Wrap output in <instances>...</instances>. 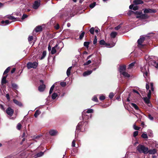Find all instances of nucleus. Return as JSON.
Wrapping results in <instances>:
<instances>
[{"mask_svg": "<svg viewBox=\"0 0 158 158\" xmlns=\"http://www.w3.org/2000/svg\"><path fill=\"white\" fill-rule=\"evenodd\" d=\"M96 4V2H94L89 5V7L91 8H93L95 6Z\"/></svg>", "mask_w": 158, "mask_h": 158, "instance_id": "39", "label": "nucleus"}, {"mask_svg": "<svg viewBox=\"0 0 158 158\" xmlns=\"http://www.w3.org/2000/svg\"><path fill=\"white\" fill-rule=\"evenodd\" d=\"M49 134L51 136H54L57 133V131L55 130H52L49 131Z\"/></svg>", "mask_w": 158, "mask_h": 158, "instance_id": "17", "label": "nucleus"}, {"mask_svg": "<svg viewBox=\"0 0 158 158\" xmlns=\"http://www.w3.org/2000/svg\"><path fill=\"white\" fill-rule=\"evenodd\" d=\"M54 87H55V86H54V85H53L51 87L50 90H49V94H51L52 93L53 90L54 89Z\"/></svg>", "mask_w": 158, "mask_h": 158, "instance_id": "38", "label": "nucleus"}, {"mask_svg": "<svg viewBox=\"0 0 158 158\" xmlns=\"http://www.w3.org/2000/svg\"><path fill=\"white\" fill-rule=\"evenodd\" d=\"M121 27V25L120 24L118 26H116L115 28V30H118Z\"/></svg>", "mask_w": 158, "mask_h": 158, "instance_id": "57", "label": "nucleus"}, {"mask_svg": "<svg viewBox=\"0 0 158 158\" xmlns=\"http://www.w3.org/2000/svg\"><path fill=\"white\" fill-rule=\"evenodd\" d=\"M85 33L83 31L82 32L81 34L79 36V39L80 40H82L83 38Z\"/></svg>", "mask_w": 158, "mask_h": 158, "instance_id": "36", "label": "nucleus"}, {"mask_svg": "<svg viewBox=\"0 0 158 158\" xmlns=\"http://www.w3.org/2000/svg\"><path fill=\"white\" fill-rule=\"evenodd\" d=\"M136 148L137 150L140 153H143L144 154L148 153V148L145 147L143 145L139 144Z\"/></svg>", "mask_w": 158, "mask_h": 158, "instance_id": "3", "label": "nucleus"}, {"mask_svg": "<svg viewBox=\"0 0 158 158\" xmlns=\"http://www.w3.org/2000/svg\"><path fill=\"white\" fill-rule=\"evenodd\" d=\"M82 117L83 118V120L84 121V118H87V119H88L89 118L88 116L87 115H82Z\"/></svg>", "mask_w": 158, "mask_h": 158, "instance_id": "59", "label": "nucleus"}, {"mask_svg": "<svg viewBox=\"0 0 158 158\" xmlns=\"http://www.w3.org/2000/svg\"><path fill=\"white\" fill-rule=\"evenodd\" d=\"M148 118L151 120H153L154 119V118L150 114H148Z\"/></svg>", "mask_w": 158, "mask_h": 158, "instance_id": "56", "label": "nucleus"}, {"mask_svg": "<svg viewBox=\"0 0 158 158\" xmlns=\"http://www.w3.org/2000/svg\"><path fill=\"white\" fill-rule=\"evenodd\" d=\"M117 34V33L116 32H112L110 33V36L111 38H114L116 37Z\"/></svg>", "mask_w": 158, "mask_h": 158, "instance_id": "21", "label": "nucleus"}, {"mask_svg": "<svg viewBox=\"0 0 158 158\" xmlns=\"http://www.w3.org/2000/svg\"><path fill=\"white\" fill-rule=\"evenodd\" d=\"M122 74L125 77H129L130 75L126 72H123Z\"/></svg>", "mask_w": 158, "mask_h": 158, "instance_id": "23", "label": "nucleus"}, {"mask_svg": "<svg viewBox=\"0 0 158 158\" xmlns=\"http://www.w3.org/2000/svg\"><path fill=\"white\" fill-rule=\"evenodd\" d=\"M58 46V44H56L54 47H53L52 48L51 53L52 54H53L56 52V48Z\"/></svg>", "mask_w": 158, "mask_h": 158, "instance_id": "20", "label": "nucleus"}, {"mask_svg": "<svg viewBox=\"0 0 158 158\" xmlns=\"http://www.w3.org/2000/svg\"><path fill=\"white\" fill-rule=\"evenodd\" d=\"M46 55V51H44L42 53V56L40 58V60H42L44 58Z\"/></svg>", "mask_w": 158, "mask_h": 158, "instance_id": "25", "label": "nucleus"}, {"mask_svg": "<svg viewBox=\"0 0 158 158\" xmlns=\"http://www.w3.org/2000/svg\"><path fill=\"white\" fill-rule=\"evenodd\" d=\"M97 41V39L96 36H95L93 41V44L94 45H96Z\"/></svg>", "mask_w": 158, "mask_h": 158, "instance_id": "46", "label": "nucleus"}, {"mask_svg": "<svg viewBox=\"0 0 158 158\" xmlns=\"http://www.w3.org/2000/svg\"><path fill=\"white\" fill-rule=\"evenodd\" d=\"M156 11V10L154 9H151L150 8L144 9V14H146L148 13H155Z\"/></svg>", "mask_w": 158, "mask_h": 158, "instance_id": "6", "label": "nucleus"}, {"mask_svg": "<svg viewBox=\"0 0 158 158\" xmlns=\"http://www.w3.org/2000/svg\"><path fill=\"white\" fill-rule=\"evenodd\" d=\"M40 114V113L39 110H36L34 114V116L35 117L37 118Z\"/></svg>", "mask_w": 158, "mask_h": 158, "instance_id": "29", "label": "nucleus"}, {"mask_svg": "<svg viewBox=\"0 0 158 158\" xmlns=\"http://www.w3.org/2000/svg\"><path fill=\"white\" fill-rule=\"evenodd\" d=\"M134 14L136 15V18L141 19H146L149 18V16L147 14H142L141 10L134 11Z\"/></svg>", "mask_w": 158, "mask_h": 158, "instance_id": "2", "label": "nucleus"}, {"mask_svg": "<svg viewBox=\"0 0 158 158\" xmlns=\"http://www.w3.org/2000/svg\"><path fill=\"white\" fill-rule=\"evenodd\" d=\"M98 67V66L97 65L96 67L93 69L92 70H89L84 72L83 74L84 76H86L90 75L92 72L93 71H95Z\"/></svg>", "mask_w": 158, "mask_h": 158, "instance_id": "7", "label": "nucleus"}, {"mask_svg": "<svg viewBox=\"0 0 158 158\" xmlns=\"http://www.w3.org/2000/svg\"><path fill=\"white\" fill-rule=\"evenodd\" d=\"M6 114L10 116H12L14 114V110L10 107H8L6 110Z\"/></svg>", "mask_w": 158, "mask_h": 158, "instance_id": "8", "label": "nucleus"}, {"mask_svg": "<svg viewBox=\"0 0 158 158\" xmlns=\"http://www.w3.org/2000/svg\"><path fill=\"white\" fill-rule=\"evenodd\" d=\"M138 131H135L134 132V133H133V136L135 137L136 136L138 135Z\"/></svg>", "mask_w": 158, "mask_h": 158, "instance_id": "55", "label": "nucleus"}, {"mask_svg": "<svg viewBox=\"0 0 158 158\" xmlns=\"http://www.w3.org/2000/svg\"><path fill=\"white\" fill-rule=\"evenodd\" d=\"M8 81H6V79H2L1 84L2 85H3L4 84H5Z\"/></svg>", "mask_w": 158, "mask_h": 158, "instance_id": "45", "label": "nucleus"}, {"mask_svg": "<svg viewBox=\"0 0 158 158\" xmlns=\"http://www.w3.org/2000/svg\"><path fill=\"white\" fill-rule=\"evenodd\" d=\"M46 86L44 84L40 85L38 87V90L40 92H43Z\"/></svg>", "mask_w": 158, "mask_h": 158, "instance_id": "14", "label": "nucleus"}, {"mask_svg": "<svg viewBox=\"0 0 158 158\" xmlns=\"http://www.w3.org/2000/svg\"><path fill=\"white\" fill-rule=\"evenodd\" d=\"M76 141L74 140H73L72 142V146L73 147H75Z\"/></svg>", "mask_w": 158, "mask_h": 158, "instance_id": "58", "label": "nucleus"}, {"mask_svg": "<svg viewBox=\"0 0 158 158\" xmlns=\"http://www.w3.org/2000/svg\"><path fill=\"white\" fill-rule=\"evenodd\" d=\"M58 94L56 93H53L52 96V99H55L56 97L57 96Z\"/></svg>", "mask_w": 158, "mask_h": 158, "instance_id": "28", "label": "nucleus"}, {"mask_svg": "<svg viewBox=\"0 0 158 158\" xmlns=\"http://www.w3.org/2000/svg\"><path fill=\"white\" fill-rule=\"evenodd\" d=\"M135 63V62H133L131 63L130 64H129L128 66V69H131L133 67L134 65V64Z\"/></svg>", "mask_w": 158, "mask_h": 158, "instance_id": "34", "label": "nucleus"}, {"mask_svg": "<svg viewBox=\"0 0 158 158\" xmlns=\"http://www.w3.org/2000/svg\"><path fill=\"white\" fill-rule=\"evenodd\" d=\"M16 70V68H13L11 71V73H13Z\"/></svg>", "mask_w": 158, "mask_h": 158, "instance_id": "61", "label": "nucleus"}, {"mask_svg": "<svg viewBox=\"0 0 158 158\" xmlns=\"http://www.w3.org/2000/svg\"><path fill=\"white\" fill-rule=\"evenodd\" d=\"M133 127H134V128L135 130H139V129L140 128L139 127H138V126H136L135 124L134 125Z\"/></svg>", "mask_w": 158, "mask_h": 158, "instance_id": "54", "label": "nucleus"}, {"mask_svg": "<svg viewBox=\"0 0 158 158\" xmlns=\"http://www.w3.org/2000/svg\"><path fill=\"white\" fill-rule=\"evenodd\" d=\"M8 18L9 19L14 20V21L15 20L17 19V18H15L14 17L11 15L9 16L8 17Z\"/></svg>", "mask_w": 158, "mask_h": 158, "instance_id": "32", "label": "nucleus"}, {"mask_svg": "<svg viewBox=\"0 0 158 158\" xmlns=\"http://www.w3.org/2000/svg\"><path fill=\"white\" fill-rule=\"evenodd\" d=\"M93 112V110L92 109H89L86 111L87 113H90Z\"/></svg>", "mask_w": 158, "mask_h": 158, "instance_id": "53", "label": "nucleus"}, {"mask_svg": "<svg viewBox=\"0 0 158 158\" xmlns=\"http://www.w3.org/2000/svg\"><path fill=\"white\" fill-rule=\"evenodd\" d=\"M89 31L92 34H94V27H91L89 30Z\"/></svg>", "mask_w": 158, "mask_h": 158, "instance_id": "40", "label": "nucleus"}, {"mask_svg": "<svg viewBox=\"0 0 158 158\" xmlns=\"http://www.w3.org/2000/svg\"><path fill=\"white\" fill-rule=\"evenodd\" d=\"M114 95L113 93L111 92L110 93L109 95V97L110 99H112L113 97L114 96Z\"/></svg>", "mask_w": 158, "mask_h": 158, "instance_id": "49", "label": "nucleus"}, {"mask_svg": "<svg viewBox=\"0 0 158 158\" xmlns=\"http://www.w3.org/2000/svg\"><path fill=\"white\" fill-rule=\"evenodd\" d=\"M150 98H148L147 97H143V99L145 103L147 104H150V105H148L149 106H152L151 103H150Z\"/></svg>", "mask_w": 158, "mask_h": 158, "instance_id": "13", "label": "nucleus"}, {"mask_svg": "<svg viewBox=\"0 0 158 158\" xmlns=\"http://www.w3.org/2000/svg\"><path fill=\"white\" fill-rule=\"evenodd\" d=\"M35 30L36 32H38L42 31V28L41 26H39L35 27Z\"/></svg>", "mask_w": 158, "mask_h": 158, "instance_id": "18", "label": "nucleus"}, {"mask_svg": "<svg viewBox=\"0 0 158 158\" xmlns=\"http://www.w3.org/2000/svg\"><path fill=\"white\" fill-rule=\"evenodd\" d=\"M28 16V15H27L25 14H23V15L21 19L22 20H23L27 18Z\"/></svg>", "mask_w": 158, "mask_h": 158, "instance_id": "50", "label": "nucleus"}, {"mask_svg": "<svg viewBox=\"0 0 158 158\" xmlns=\"http://www.w3.org/2000/svg\"><path fill=\"white\" fill-rule=\"evenodd\" d=\"M151 92L150 90H149L147 94L148 98H151Z\"/></svg>", "mask_w": 158, "mask_h": 158, "instance_id": "51", "label": "nucleus"}, {"mask_svg": "<svg viewBox=\"0 0 158 158\" xmlns=\"http://www.w3.org/2000/svg\"><path fill=\"white\" fill-rule=\"evenodd\" d=\"M40 5V1H35L33 6V8L35 9H37Z\"/></svg>", "mask_w": 158, "mask_h": 158, "instance_id": "10", "label": "nucleus"}, {"mask_svg": "<svg viewBox=\"0 0 158 158\" xmlns=\"http://www.w3.org/2000/svg\"><path fill=\"white\" fill-rule=\"evenodd\" d=\"M72 68V66L70 67H69L67 70L66 73L67 75L69 76L71 73V70Z\"/></svg>", "mask_w": 158, "mask_h": 158, "instance_id": "22", "label": "nucleus"}, {"mask_svg": "<svg viewBox=\"0 0 158 158\" xmlns=\"http://www.w3.org/2000/svg\"><path fill=\"white\" fill-rule=\"evenodd\" d=\"M13 101L15 104L20 107L23 106V104L21 102L15 99H13Z\"/></svg>", "mask_w": 158, "mask_h": 158, "instance_id": "16", "label": "nucleus"}, {"mask_svg": "<svg viewBox=\"0 0 158 158\" xmlns=\"http://www.w3.org/2000/svg\"><path fill=\"white\" fill-rule=\"evenodd\" d=\"M126 70V66L125 65H120L119 68V71L122 74L123 72H125Z\"/></svg>", "mask_w": 158, "mask_h": 158, "instance_id": "12", "label": "nucleus"}, {"mask_svg": "<svg viewBox=\"0 0 158 158\" xmlns=\"http://www.w3.org/2000/svg\"><path fill=\"white\" fill-rule=\"evenodd\" d=\"M152 64L156 68H158V62L157 63L156 61H154L152 62Z\"/></svg>", "mask_w": 158, "mask_h": 158, "instance_id": "31", "label": "nucleus"}, {"mask_svg": "<svg viewBox=\"0 0 158 158\" xmlns=\"http://www.w3.org/2000/svg\"><path fill=\"white\" fill-rule=\"evenodd\" d=\"M10 67H8L4 71L3 74H7L10 71Z\"/></svg>", "mask_w": 158, "mask_h": 158, "instance_id": "33", "label": "nucleus"}, {"mask_svg": "<svg viewBox=\"0 0 158 158\" xmlns=\"http://www.w3.org/2000/svg\"><path fill=\"white\" fill-rule=\"evenodd\" d=\"M99 44L101 45H103L108 44L106 43L105 41L103 40H101L100 41Z\"/></svg>", "mask_w": 158, "mask_h": 158, "instance_id": "27", "label": "nucleus"}, {"mask_svg": "<svg viewBox=\"0 0 158 158\" xmlns=\"http://www.w3.org/2000/svg\"><path fill=\"white\" fill-rule=\"evenodd\" d=\"M33 37L32 36H30L28 38V41L30 44L31 43V41L33 40Z\"/></svg>", "mask_w": 158, "mask_h": 158, "instance_id": "42", "label": "nucleus"}, {"mask_svg": "<svg viewBox=\"0 0 158 158\" xmlns=\"http://www.w3.org/2000/svg\"><path fill=\"white\" fill-rule=\"evenodd\" d=\"M141 137L144 139H148V137L147 134L143 133L141 135Z\"/></svg>", "mask_w": 158, "mask_h": 158, "instance_id": "35", "label": "nucleus"}, {"mask_svg": "<svg viewBox=\"0 0 158 158\" xmlns=\"http://www.w3.org/2000/svg\"><path fill=\"white\" fill-rule=\"evenodd\" d=\"M131 104L132 106L136 110H138L139 109V107L135 104L132 103Z\"/></svg>", "mask_w": 158, "mask_h": 158, "instance_id": "24", "label": "nucleus"}, {"mask_svg": "<svg viewBox=\"0 0 158 158\" xmlns=\"http://www.w3.org/2000/svg\"><path fill=\"white\" fill-rule=\"evenodd\" d=\"M148 153H149L150 154H154L157 152L156 150V149H151L148 150Z\"/></svg>", "mask_w": 158, "mask_h": 158, "instance_id": "19", "label": "nucleus"}, {"mask_svg": "<svg viewBox=\"0 0 158 158\" xmlns=\"http://www.w3.org/2000/svg\"><path fill=\"white\" fill-rule=\"evenodd\" d=\"M88 121L80 122L76 126L75 134H78L80 132L84 131L88 127Z\"/></svg>", "mask_w": 158, "mask_h": 158, "instance_id": "1", "label": "nucleus"}, {"mask_svg": "<svg viewBox=\"0 0 158 158\" xmlns=\"http://www.w3.org/2000/svg\"><path fill=\"white\" fill-rule=\"evenodd\" d=\"M60 85L62 87H64L66 85V82L64 81L61 82L60 83Z\"/></svg>", "mask_w": 158, "mask_h": 158, "instance_id": "48", "label": "nucleus"}, {"mask_svg": "<svg viewBox=\"0 0 158 158\" xmlns=\"http://www.w3.org/2000/svg\"><path fill=\"white\" fill-rule=\"evenodd\" d=\"M133 92L136 93L137 94H139V95H140V94L139 93L137 90H136L135 89H134L133 90Z\"/></svg>", "mask_w": 158, "mask_h": 158, "instance_id": "60", "label": "nucleus"}, {"mask_svg": "<svg viewBox=\"0 0 158 158\" xmlns=\"http://www.w3.org/2000/svg\"><path fill=\"white\" fill-rule=\"evenodd\" d=\"M90 43V42H85L84 43V46L88 48L89 47V45Z\"/></svg>", "mask_w": 158, "mask_h": 158, "instance_id": "26", "label": "nucleus"}, {"mask_svg": "<svg viewBox=\"0 0 158 158\" xmlns=\"http://www.w3.org/2000/svg\"><path fill=\"white\" fill-rule=\"evenodd\" d=\"M92 100L94 101L95 102H98V98L96 96H94L92 99Z\"/></svg>", "mask_w": 158, "mask_h": 158, "instance_id": "44", "label": "nucleus"}, {"mask_svg": "<svg viewBox=\"0 0 158 158\" xmlns=\"http://www.w3.org/2000/svg\"><path fill=\"white\" fill-rule=\"evenodd\" d=\"M146 89L147 90H149V86L148 85V84L147 83L146 84Z\"/></svg>", "mask_w": 158, "mask_h": 158, "instance_id": "63", "label": "nucleus"}, {"mask_svg": "<svg viewBox=\"0 0 158 158\" xmlns=\"http://www.w3.org/2000/svg\"><path fill=\"white\" fill-rule=\"evenodd\" d=\"M22 125L20 123H19L17 124V128L18 130H20L21 129V128L22 127Z\"/></svg>", "mask_w": 158, "mask_h": 158, "instance_id": "43", "label": "nucleus"}, {"mask_svg": "<svg viewBox=\"0 0 158 158\" xmlns=\"http://www.w3.org/2000/svg\"><path fill=\"white\" fill-rule=\"evenodd\" d=\"M8 75V74H6V76H3L2 79H5V80L6 79Z\"/></svg>", "mask_w": 158, "mask_h": 158, "instance_id": "64", "label": "nucleus"}, {"mask_svg": "<svg viewBox=\"0 0 158 158\" xmlns=\"http://www.w3.org/2000/svg\"><path fill=\"white\" fill-rule=\"evenodd\" d=\"M148 67L147 65H144L143 67L141 68V71L143 73L144 77L146 78L147 77L148 73L147 69L148 71Z\"/></svg>", "mask_w": 158, "mask_h": 158, "instance_id": "5", "label": "nucleus"}, {"mask_svg": "<svg viewBox=\"0 0 158 158\" xmlns=\"http://www.w3.org/2000/svg\"><path fill=\"white\" fill-rule=\"evenodd\" d=\"M144 2L142 0H135L133 1V3L135 5L143 4Z\"/></svg>", "mask_w": 158, "mask_h": 158, "instance_id": "15", "label": "nucleus"}, {"mask_svg": "<svg viewBox=\"0 0 158 158\" xmlns=\"http://www.w3.org/2000/svg\"><path fill=\"white\" fill-rule=\"evenodd\" d=\"M9 21L8 20H6L5 21L4 20H2L1 22V23L2 24H3L5 23L6 25L8 24L9 23Z\"/></svg>", "mask_w": 158, "mask_h": 158, "instance_id": "37", "label": "nucleus"}, {"mask_svg": "<svg viewBox=\"0 0 158 158\" xmlns=\"http://www.w3.org/2000/svg\"><path fill=\"white\" fill-rule=\"evenodd\" d=\"M6 97L7 100H10V96H9V94H6Z\"/></svg>", "mask_w": 158, "mask_h": 158, "instance_id": "62", "label": "nucleus"}, {"mask_svg": "<svg viewBox=\"0 0 158 158\" xmlns=\"http://www.w3.org/2000/svg\"><path fill=\"white\" fill-rule=\"evenodd\" d=\"M99 98L100 100H103L105 99V97L104 96L101 95L100 96Z\"/></svg>", "mask_w": 158, "mask_h": 158, "instance_id": "52", "label": "nucleus"}, {"mask_svg": "<svg viewBox=\"0 0 158 158\" xmlns=\"http://www.w3.org/2000/svg\"><path fill=\"white\" fill-rule=\"evenodd\" d=\"M11 85L12 88L14 89H17L18 86L17 84L14 83H11Z\"/></svg>", "mask_w": 158, "mask_h": 158, "instance_id": "30", "label": "nucleus"}, {"mask_svg": "<svg viewBox=\"0 0 158 158\" xmlns=\"http://www.w3.org/2000/svg\"><path fill=\"white\" fill-rule=\"evenodd\" d=\"M134 11L131 10H129L127 13V14L129 16H131L132 15L134 14Z\"/></svg>", "mask_w": 158, "mask_h": 158, "instance_id": "41", "label": "nucleus"}, {"mask_svg": "<svg viewBox=\"0 0 158 158\" xmlns=\"http://www.w3.org/2000/svg\"><path fill=\"white\" fill-rule=\"evenodd\" d=\"M145 40V37H141L137 41V43L138 46H141L142 47L144 46V45L142 44V43Z\"/></svg>", "mask_w": 158, "mask_h": 158, "instance_id": "9", "label": "nucleus"}, {"mask_svg": "<svg viewBox=\"0 0 158 158\" xmlns=\"http://www.w3.org/2000/svg\"><path fill=\"white\" fill-rule=\"evenodd\" d=\"M38 65V63L36 62H29L27 63V66L28 69L31 68L35 69L37 68Z\"/></svg>", "mask_w": 158, "mask_h": 158, "instance_id": "4", "label": "nucleus"}, {"mask_svg": "<svg viewBox=\"0 0 158 158\" xmlns=\"http://www.w3.org/2000/svg\"><path fill=\"white\" fill-rule=\"evenodd\" d=\"M134 4H131L129 6V8L131 10H132L134 11H136L139 9V6L137 5L134 6Z\"/></svg>", "mask_w": 158, "mask_h": 158, "instance_id": "11", "label": "nucleus"}, {"mask_svg": "<svg viewBox=\"0 0 158 158\" xmlns=\"http://www.w3.org/2000/svg\"><path fill=\"white\" fill-rule=\"evenodd\" d=\"M91 63V60H89L85 63L83 65L84 66L88 65Z\"/></svg>", "mask_w": 158, "mask_h": 158, "instance_id": "47", "label": "nucleus"}]
</instances>
